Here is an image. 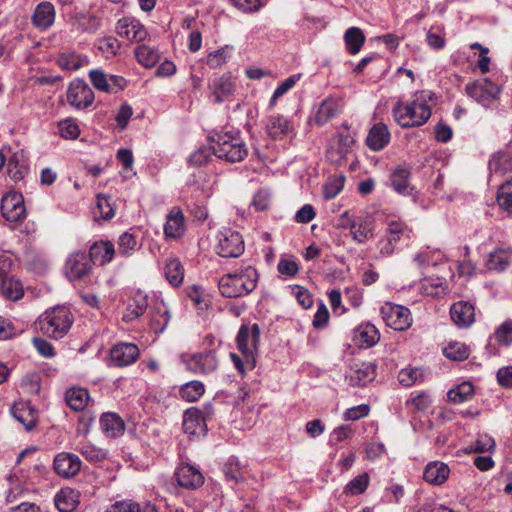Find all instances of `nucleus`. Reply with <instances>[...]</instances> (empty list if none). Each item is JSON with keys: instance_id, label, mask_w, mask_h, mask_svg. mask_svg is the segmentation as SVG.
Instances as JSON below:
<instances>
[{"instance_id": "1", "label": "nucleus", "mask_w": 512, "mask_h": 512, "mask_svg": "<svg viewBox=\"0 0 512 512\" xmlns=\"http://www.w3.org/2000/svg\"><path fill=\"white\" fill-rule=\"evenodd\" d=\"M258 273L246 266L233 273L223 275L218 282L219 291L226 298H238L250 294L257 286Z\"/></svg>"}, {"instance_id": "2", "label": "nucleus", "mask_w": 512, "mask_h": 512, "mask_svg": "<svg viewBox=\"0 0 512 512\" xmlns=\"http://www.w3.org/2000/svg\"><path fill=\"white\" fill-rule=\"evenodd\" d=\"M394 120L402 128L419 127L431 117V108L419 99L398 101L392 109Z\"/></svg>"}, {"instance_id": "3", "label": "nucleus", "mask_w": 512, "mask_h": 512, "mask_svg": "<svg viewBox=\"0 0 512 512\" xmlns=\"http://www.w3.org/2000/svg\"><path fill=\"white\" fill-rule=\"evenodd\" d=\"M72 324L70 311L63 306L47 310L39 318L38 325L43 334L54 339L63 338Z\"/></svg>"}, {"instance_id": "4", "label": "nucleus", "mask_w": 512, "mask_h": 512, "mask_svg": "<svg viewBox=\"0 0 512 512\" xmlns=\"http://www.w3.org/2000/svg\"><path fill=\"white\" fill-rule=\"evenodd\" d=\"M214 142V155L228 162H240L247 156V149L241 139L229 134L218 135Z\"/></svg>"}, {"instance_id": "5", "label": "nucleus", "mask_w": 512, "mask_h": 512, "mask_svg": "<svg viewBox=\"0 0 512 512\" xmlns=\"http://www.w3.org/2000/svg\"><path fill=\"white\" fill-rule=\"evenodd\" d=\"M259 337L260 330L257 324H254L252 327L242 325L237 334V347L251 368L255 364L254 351L259 343Z\"/></svg>"}, {"instance_id": "6", "label": "nucleus", "mask_w": 512, "mask_h": 512, "mask_svg": "<svg viewBox=\"0 0 512 512\" xmlns=\"http://www.w3.org/2000/svg\"><path fill=\"white\" fill-rule=\"evenodd\" d=\"M381 315L386 325L396 331L407 330L412 324L410 310L401 305L385 303L381 307Z\"/></svg>"}, {"instance_id": "7", "label": "nucleus", "mask_w": 512, "mask_h": 512, "mask_svg": "<svg viewBox=\"0 0 512 512\" xmlns=\"http://www.w3.org/2000/svg\"><path fill=\"white\" fill-rule=\"evenodd\" d=\"M244 252L241 234L230 228H223L218 233L217 253L221 257H239Z\"/></svg>"}, {"instance_id": "8", "label": "nucleus", "mask_w": 512, "mask_h": 512, "mask_svg": "<svg viewBox=\"0 0 512 512\" xmlns=\"http://www.w3.org/2000/svg\"><path fill=\"white\" fill-rule=\"evenodd\" d=\"M66 98L72 107L82 110L92 105L94 92L85 81L75 79L69 84Z\"/></svg>"}, {"instance_id": "9", "label": "nucleus", "mask_w": 512, "mask_h": 512, "mask_svg": "<svg viewBox=\"0 0 512 512\" xmlns=\"http://www.w3.org/2000/svg\"><path fill=\"white\" fill-rule=\"evenodd\" d=\"M466 93L482 106L488 107L500 92L499 87L489 79H481L466 85Z\"/></svg>"}, {"instance_id": "10", "label": "nucleus", "mask_w": 512, "mask_h": 512, "mask_svg": "<svg viewBox=\"0 0 512 512\" xmlns=\"http://www.w3.org/2000/svg\"><path fill=\"white\" fill-rule=\"evenodd\" d=\"M2 216L10 222H18L25 218L26 209L22 194L12 191L6 193L1 199Z\"/></svg>"}, {"instance_id": "11", "label": "nucleus", "mask_w": 512, "mask_h": 512, "mask_svg": "<svg viewBox=\"0 0 512 512\" xmlns=\"http://www.w3.org/2000/svg\"><path fill=\"white\" fill-rule=\"evenodd\" d=\"M139 357V348L133 343H117L109 353L108 366L126 367L132 365Z\"/></svg>"}, {"instance_id": "12", "label": "nucleus", "mask_w": 512, "mask_h": 512, "mask_svg": "<svg viewBox=\"0 0 512 512\" xmlns=\"http://www.w3.org/2000/svg\"><path fill=\"white\" fill-rule=\"evenodd\" d=\"M90 270L91 263L85 252H74L66 260L65 274L70 281L83 279Z\"/></svg>"}, {"instance_id": "13", "label": "nucleus", "mask_w": 512, "mask_h": 512, "mask_svg": "<svg viewBox=\"0 0 512 512\" xmlns=\"http://www.w3.org/2000/svg\"><path fill=\"white\" fill-rule=\"evenodd\" d=\"M188 370L197 374H209L216 370L218 361L213 352L193 354L188 358L182 356Z\"/></svg>"}, {"instance_id": "14", "label": "nucleus", "mask_w": 512, "mask_h": 512, "mask_svg": "<svg viewBox=\"0 0 512 512\" xmlns=\"http://www.w3.org/2000/svg\"><path fill=\"white\" fill-rule=\"evenodd\" d=\"M117 33L130 41L140 42L147 37L144 26L135 18H122L117 22Z\"/></svg>"}, {"instance_id": "15", "label": "nucleus", "mask_w": 512, "mask_h": 512, "mask_svg": "<svg viewBox=\"0 0 512 512\" xmlns=\"http://www.w3.org/2000/svg\"><path fill=\"white\" fill-rule=\"evenodd\" d=\"M452 321L459 328H467L475 321V308L466 301H458L454 303L450 309Z\"/></svg>"}, {"instance_id": "16", "label": "nucleus", "mask_w": 512, "mask_h": 512, "mask_svg": "<svg viewBox=\"0 0 512 512\" xmlns=\"http://www.w3.org/2000/svg\"><path fill=\"white\" fill-rule=\"evenodd\" d=\"M54 469L62 477H72L81 469V460L70 453L58 454L54 459Z\"/></svg>"}, {"instance_id": "17", "label": "nucleus", "mask_w": 512, "mask_h": 512, "mask_svg": "<svg viewBox=\"0 0 512 512\" xmlns=\"http://www.w3.org/2000/svg\"><path fill=\"white\" fill-rule=\"evenodd\" d=\"M176 476L178 484L187 489H196L204 483L202 473L190 464H182L178 467Z\"/></svg>"}, {"instance_id": "18", "label": "nucleus", "mask_w": 512, "mask_h": 512, "mask_svg": "<svg viewBox=\"0 0 512 512\" xmlns=\"http://www.w3.org/2000/svg\"><path fill=\"white\" fill-rule=\"evenodd\" d=\"M391 134L386 124L378 122L374 124L366 138V145L372 151H381L390 142Z\"/></svg>"}, {"instance_id": "19", "label": "nucleus", "mask_w": 512, "mask_h": 512, "mask_svg": "<svg viewBox=\"0 0 512 512\" xmlns=\"http://www.w3.org/2000/svg\"><path fill=\"white\" fill-rule=\"evenodd\" d=\"M217 103L223 102L235 90V82L230 75L224 74L214 78L209 85Z\"/></svg>"}, {"instance_id": "20", "label": "nucleus", "mask_w": 512, "mask_h": 512, "mask_svg": "<svg viewBox=\"0 0 512 512\" xmlns=\"http://www.w3.org/2000/svg\"><path fill=\"white\" fill-rule=\"evenodd\" d=\"M55 20V9L50 2H41L37 5L32 16V23L40 30H46Z\"/></svg>"}, {"instance_id": "21", "label": "nucleus", "mask_w": 512, "mask_h": 512, "mask_svg": "<svg viewBox=\"0 0 512 512\" xmlns=\"http://www.w3.org/2000/svg\"><path fill=\"white\" fill-rule=\"evenodd\" d=\"M185 231V217L183 212L174 207L167 216L164 233L169 238H178Z\"/></svg>"}, {"instance_id": "22", "label": "nucleus", "mask_w": 512, "mask_h": 512, "mask_svg": "<svg viewBox=\"0 0 512 512\" xmlns=\"http://www.w3.org/2000/svg\"><path fill=\"white\" fill-rule=\"evenodd\" d=\"M115 255V248L110 241H100L94 243L90 247L89 260L90 262H98L100 265H104L112 261Z\"/></svg>"}, {"instance_id": "23", "label": "nucleus", "mask_w": 512, "mask_h": 512, "mask_svg": "<svg viewBox=\"0 0 512 512\" xmlns=\"http://www.w3.org/2000/svg\"><path fill=\"white\" fill-rule=\"evenodd\" d=\"M102 432L109 438H116L124 433V421L116 413H104L100 418Z\"/></svg>"}, {"instance_id": "24", "label": "nucleus", "mask_w": 512, "mask_h": 512, "mask_svg": "<svg viewBox=\"0 0 512 512\" xmlns=\"http://www.w3.org/2000/svg\"><path fill=\"white\" fill-rule=\"evenodd\" d=\"M28 172L27 160L23 151L14 152L7 162V173L9 177L18 182L22 180Z\"/></svg>"}, {"instance_id": "25", "label": "nucleus", "mask_w": 512, "mask_h": 512, "mask_svg": "<svg viewBox=\"0 0 512 512\" xmlns=\"http://www.w3.org/2000/svg\"><path fill=\"white\" fill-rule=\"evenodd\" d=\"M449 467L440 461H433L427 464L424 470V479L434 485L443 484L449 476Z\"/></svg>"}, {"instance_id": "26", "label": "nucleus", "mask_w": 512, "mask_h": 512, "mask_svg": "<svg viewBox=\"0 0 512 512\" xmlns=\"http://www.w3.org/2000/svg\"><path fill=\"white\" fill-rule=\"evenodd\" d=\"M267 133L274 139H282L293 131L292 124L281 115H274L268 119Z\"/></svg>"}, {"instance_id": "27", "label": "nucleus", "mask_w": 512, "mask_h": 512, "mask_svg": "<svg viewBox=\"0 0 512 512\" xmlns=\"http://www.w3.org/2000/svg\"><path fill=\"white\" fill-rule=\"evenodd\" d=\"M376 376V365L368 362L356 365L350 374V383L355 386H365Z\"/></svg>"}, {"instance_id": "28", "label": "nucleus", "mask_w": 512, "mask_h": 512, "mask_svg": "<svg viewBox=\"0 0 512 512\" xmlns=\"http://www.w3.org/2000/svg\"><path fill=\"white\" fill-rule=\"evenodd\" d=\"M78 497L73 489H62L55 496V505L60 512H71L79 503Z\"/></svg>"}, {"instance_id": "29", "label": "nucleus", "mask_w": 512, "mask_h": 512, "mask_svg": "<svg viewBox=\"0 0 512 512\" xmlns=\"http://www.w3.org/2000/svg\"><path fill=\"white\" fill-rule=\"evenodd\" d=\"M340 112V105L336 99H325L319 106L315 116V122L318 125L326 124Z\"/></svg>"}, {"instance_id": "30", "label": "nucleus", "mask_w": 512, "mask_h": 512, "mask_svg": "<svg viewBox=\"0 0 512 512\" xmlns=\"http://www.w3.org/2000/svg\"><path fill=\"white\" fill-rule=\"evenodd\" d=\"M225 478L228 481H234L236 483L243 482L248 479V470L245 466H242L237 459H229L223 467Z\"/></svg>"}, {"instance_id": "31", "label": "nucleus", "mask_w": 512, "mask_h": 512, "mask_svg": "<svg viewBox=\"0 0 512 512\" xmlns=\"http://www.w3.org/2000/svg\"><path fill=\"white\" fill-rule=\"evenodd\" d=\"M164 274L172 286L178 287L183 282L184 268L178 259L170 258L166 261Z\"/></svg>"}, {"instance_id": "32", "label": "nucleus", "mask_w": 512, "mask_h": 512, "mask_svg": "<svg viewBox=\"0 0 512 512\" xmlns=\"http://www.w3.org/2000/svg\"><path fill=\"white\" fill-rule=\"evenodd\" d=\"M355 337L361 347L368 348L375 345L379 341L380 334L374 325L367 323L361 325L357 329Z\"/></svg>"}, {"instance_id": "33", "label": "nucleus", "mask_w": 512, "mask_h": 512, "mask_svg": "<svg viewBox=\"0 0 512 512\" xmlns=\"http://www.w3.org/2000/svg\"><path fill=\"white\" fill-rule=\"evenodd\" d=\"M204 424V418L201 412L196 408L186 410L183 419V429L185 433L195 435L197 434Z\"/></svg>"}, {"instance_id": "34", "label": "nucleus", "mask_w": 512, "mask_h": 512, "mask_svg": "<svg viewBox=\"0 0 512 512\" xmlns=\"http://www.w3.org/2000/svg\"><path fill=\"white\" fill-rule=\"evenodd\" d=\"M489 169L499 174L512 171V155L505 151L495 153L489 160Z\"/></svg>"}, {"instance_id": "35", "label": "nucleus", "mask_w": 512, "mask_h": 512, "mask_svg": "<svg viewBox=\"0 0 512 512\" xmlns=\"http://www.w3.org/2000/svg\"><path fill=\"white\" fill-rule=\"evenodd\" d=\"M365 35L358 27H350L344 34L346 49L350 54H357L365 43Z\"/></svg>"}, {"instance_id": "36", "label": "nucleus", "mask_w": 512, "mask_h": 512, "mask_svg": "<svg viewBox=\"0 0 512 512\" xmlns=\"http://www.w3.org/2000/svg\"><path fill=\"white\" fill-rule=\"evenodd\" d=\"M88 400L89 393L86 389L71 388L66 392L67 405L75 411L83 410L86 407Z\"/></svg>"}, {"instance_id": "37", "label": "nucleus", "mask_w": 512, "mask_h": 512, "mask_svg": "<svg viewBox=\"0 0 512 512\" xmlns=\"http://www.w3.org/2000/svg\"><path fill=\"white\" fill-rule=\"evenodd\" d=\"M106 512H157V510L151 503H144L141 506L137 502L124 500L116 502Z\"/></svg>"}, {"instance_id": "38", "label": "nucleus", "mask_w": 512, "mask_h": 512, "mask_svg": "<svg viewBox=\"0 0 512 512\" xmlns=\"http://www.w3.org/2000/svg\"><path fill=\"white\" fill-rule=\"evenodd\" d=\"M13 415L27 430H31L37 423L36 410L28 404L15 407Z\"/></svg>"}, {"instance_id": "39", "label": "nucleus", "mask_w": 512, "mask_h": 512, "mask_svg": "<svg viewBox=\"0 0 512 512\" xmlns=\"http://www.w3.org/2000/svg\"><path fill=\"white\" fill-rule=\"evenodd\" d=\"M374 228L373 221L367 218L359 219V222L351 234L353 240L358 244H363L374 238Z\"/></svg>"}, {"instance_id": "40", "label": "nucleus", "mask_w": 512, "mask_h": 512, "mask_svg": "<svg viewBox=\"0 0 512 512\" xmlns=\"http://www.w3.org/2000/svg\"><path fill=\"white\" fill-rule=\"evenodd\" d=\"M410 170L405 166H398L391 174V183L395 191L406 194L409 188Z\"/></svg>"}, {"instance_id": "41", "label": "nucleus", "mask_w": 512, "mask_h": 512, "mask_svg": "<svg viewBox=\"0 0 512 512\" xmlns=\"http://www.w3.org/2000/svg\"><path fill=\"white\" fill-rule=\"evenodd\" d=\"M135 55L137 61L146 68L154 67L160 59L158 51L147 45L138 46Z\"/></svg>"}, {"instance_id": "42", "label": "nucleus", "mask_w": 512, "mask_h": 512, "mask_svg": "<svg viewBox=\"0 0 512 512\" xmlns=\"http://www.w3.org/2000/svg\"><path fill=\"white\" fill-rule=\"evenodd\" d=\"M386 225V236L395 240L396 243L403 237H409L410 230L403 221L399 219H388Z\"/></svg>"}, {"instance_id": "43", "label": "nucleus", "mask_w": 512, "mask_h": 512, "mask_svg": "<svg viewBox=\"0 0 512 512\" xmlns=\"http://www.w3.org/2000/svg\"><path fill=\"white\" fill-rule=\"evenodd\" d=\"M473 394V385L470 382H463L457 387L451 389L447 396L451 402L459 404L472 399Z\"/></svg>"}, {"instance_id": "44", "label": "nucleus", "mask_w": 512, "mask_h": 512, "mask_svg": "<svg viewBox=\"0 0 512 512\" xmlns=\"http://www.w3.org/2000/svg\"><path fill=\"white\" fill-rule=\"evenodd\" d=\"M443 354L453 361H464L470 355L469 347L461 342H450L444 349Z\"/></svg>"}, {"instance_id": "45", "label": "nucleus", "mask_w": 512, "mask_h": 512, "mask_svg": "<svg viewBox=\"0 0 512 512\" xmlns=\"http://www.w3.org/2000/svg\"><path fill=\"white\" fill-rule=\"evenodd\" d=\"M370 483L368 473H362L349 481L344 487L343 493L347 496L362 494L366 491Z\"/></svg>"}, {"instance_id": "46", "label": "nucleus", "mask_w": 512, "mask_h": 512, "mask_svg": "<svg viewBox=\"0 0 512 512\" xmlns=\"http://www.w3.org/2000/svg\"><path fill=\"white\" fill-rule=\"evenodd\" d=\"M170 321L169 311L165 305L155 307L151 317V327L156 333L163 332Z\"/></svg>"}, {"instance_id": "47", "label": "nucleus", "mask_w": 512, "mask_h": 512, "mask_svg": "<svg viewBox=\"0 0 512 512\" xmlns=\"http://www.w3.org/2000/svg\"><path fill=\"white\" fill-rule=\"evenodd\" d=\"M77 450L89 462H101L107 456V453L104 449L99 448L89 442H81L78 445Z\"/></svg>"}, {"instance_id": "48", "label": "nucleus", "mask_w": 512, "mask_h": 512, "mask_svg": "<svg viewBox=\"0 0 512 512\" xmlns=\"http://www.w3.org/2000/svg\"><path fill=\"white\" fill-rule=\"evenodd\" d=\"M204 393V385L200 381H190L180 389V396L188 402L197 401Z\"/></svg>"}, {"instance_id": "49", "label": "nucleus", "mask_w": 512, "mask_h": 512, "mask_svg": "<svg viewBox=\"0 0 512 512\" xmlns=\"http://www.w3.org/2000/svg\"><path fill=\"white\" fill-rule=\"evenodd\" d=\"M94 214L104 220H109L114 217L115 209L111 203L110 197L98 195Z\"/></svg>"}, {"instance_id": "50", "label": "nucleus", "mask_w": 512, "mask_h": 512, "mask_svg": "<svg viewBox=\"0 0 512 512\" xmlns=\"http://www.w3.org/2000/svg\"><path fill=\"white\" fill-rule=\"evenodd\" d=\"M58 132L62 138L74 140L80 135V128L75 119L67 118L58 123Z\"/></svg>"}, {"instance_id": "51", "label": "nucleus", "mask_w": 512, "mask_h": 512, "mask_svg": "<svg viewBox=\"0 0 512 512\" xmlns=\"http://www.w3.org/2000/svg\"><path fill=\"white\" fill-rule=\"evenodd\" d=\"M345 177L340 175L330 178L323 186V195L326 200L335 198L343 189Z\"/></svg>"}, {"instance_id": "52", "label": "nucleus", "mask_w": 512, "mask_h": 512, "mask_svg": "<svg viewBox=\"0 0 512 512\" xmlns=\"http://www.w3.org/2000/svg\"><path fill=\"white\" fill-rule=\"evenodd\" d=\"M147 309V301L144 297H141L140 299L133 300L132 303H129L126 312L123 316V319L125 321H132L139 316L143 315L144 312Z\"/></svg>"}, {"instance_id": "53", "label": "nucleus", "mask_w": 512, "mask_h": 512, "mask_svg": "<svg viewBox=\"0 0 512 512\" xmlns=\"http://www.w3.org/2000/svg\"><path fill=\"white\" fill-rule=\"evenodd\" d=\"M137 248L136 237L128 232H124L118 239V252L122 256L131 255Z\"/></svg>"}, {"instance_id": "54", "label": "nucleus", "mask_w": 512, "mask_h": 512, "mask_svg": "<svg viewBox=\"0 0 512 512\" xmlns=\"http://www.w3.org/2000/svg\"><path fill=\"white\" fill-rule=\"evenodd\" d=\"M497 201L500 207L512 214V181H507L500 187Z\"/></svg>"}, {"instance_id": "55", "label": "nucleus", "mask_w": 512, "mask_h": 512, "mask_svg": "<svg viewBox=\"0 0 512 512\" xmlns=\"http://www.w3.org/2000/svg\"><path fill=\"white\" fill-rule=\"evenodd\" d=\"M300 74L292 75L288 78H286L274 91L273 96L271 98L269 107L273 108L275 105V102L278 98L283 96L285 93H287L300 79Z\"/></svg>"}, {"instance_id": "56", "label": "nucleus", "mask_w": 512, "mask_h": 512, "mask_svg": "<svg viewBox=\"0 0 512 512\" xmlns=\"http://www.w3.org/2000/svg\"><path fill=\"white\" fill-rule=\"evenodd\" d=\"M214 145L200 147L198 150L193 152L189 157V162L194 166H201L209 161L214 155Z\"/></svg>"}, {"instance_id": "57", "label": "nucleus", "mask_w": 512, "mask_h": 512, "mask_svg": "<svg viewBox=\"0 0 512 512\" xmlns=\"http://www.w3.org/2000/svg\"><path fill=\"white\" fill-rule=\"evenodd\" d=\"M89 78L93 86L103 92L111 91L109 88L108 75H106L103 70L94 69L89 72Z\"/></svg>"}, {"instance_id": "58", "label": "nucleus", "mask_w": 512, "mask_h": 512, "mask_svg": "<svg viewBox=\"0 0 512 512\" xmlns=\"http://www.w3.org/2000/svg\"><path fill=\"white\" fill-rule=\"evenodd\" d=\"M495 339L501 345L512 344V321L502 323L494 333Z\"/></svg>"}, {"instance_id": "59", "label": "nucleus", "mask_w": 512, "mask_h": 512, "mask_svg": "<svg viewBox=\"0 0 512 512\" xmlns=\"http://www.w3.org/2000/svg\"><path fill=\"white\" fill-rule=\"evenodd\" d=\"M421 376L417 368H405L399 372L398 380L403 386L409 387L417 383Z\"/></svg>"}, {"instance_id": "60", "label": "nucleus", "mask_w": 512, "mask_h": 512, "mask_svg": "<svg viewBox=\"0 0 512 512\" xmlns=\"http://www.w3.org/2000/svg\"><path fill=\"white\" fill-rule=\"evenodd\" d=\"M58 64L65 70H77L81 67L82 61L76 54L63 53L58 58Z\"/></svg>"}, {"instance_id": "61", "label": "nucleus", "mask_w": 512, "mask_h": 512, "mask_svg": "<svg viewBox=\"0 0 512 512\" xmlns=\"http://www.w3.org/2000/svg\"><path fill=\"white\" fill-rule=\"evenodd\" d=\"M228 58L227 48H220L207 55V64L212 68H218L224 65Z\"/></svg>"}, {"instance_id": "62", "label": "nucleus", "mask_w": 512, "mask_h": 512, "mask_svg": "<svg viewBox=\"0 0 512 512\" xmlns=\"http://www.w3.org/2000/svg\"><path fill=\"white\" fill-rule=\"evenodd\" d=\"M508 265V258L502 252L491 253L487 261V267L490 270H504Z\"/></svg>"}, {"instance_id": "63", "label": "nucleus", "mask_w": 512, "mask_h": 512, "mask_svg": "<svg viewBox=\"0 0 512 512\" xmlns=\"http://www.w3.org/2000/svg\"><path fill=\"white\" fill-rule=\"evenodd\" d=\"M277 269L280 274L293 277L298 273L299 266L294 260L281 258L278 262Z\"/></svg>"}, {"instance_id": "64", "label": "nucleus", "mask_w": 512, "mask_h": 512, "mask_svg": "<svg viewBox=\"0 0 512 512\" xmlns=\"http://www.w3.org/2000/svg\"><path fill=\"white\" fill-rule=\"evenodd\" d=\"M495 447V441L493 438L483 435L480 436L474 444L471 445V451L475 453H483L493 450Z\"/></svg>"}]
</instances>
